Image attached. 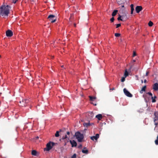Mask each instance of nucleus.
<instances>
[{
    "instance_id": "1",
    "label": "nucleus",
    "mask_w": 158,
    "mask_h": 158,
    "mask_svg": "<svg viewBox=\"0 0 158 158\" xmlns=\"http://www.w3.org/2000/svg\"><path fill=\"white\" fill-rule=\"evenodd\" d=\"M10 8L8 5H2L0 7V15L2 16H7L10 13Z\"/></svg>"
},
{
    "instance_id": "2",
    "label": "nucleus",
    "mask_w": 158,
    "mask_h": 158,
    "mask_svg": "<svg viewBox=\"0 0 158 158\" xmlns=\"http://www.w3.org/2000/svg\"><path fill=\"white\" fill-rule=\"evenodd\" d=\"M75 135L79 142H81L82 141L84 138L83 134L77 131L75 133Z\"/></svg>"
},
{
    "instance_id": "3",
    "label": "nucleus",
    "mask_w": 158,
    "mask_h": 158,
    "mask_svg": "<svg viewBox=\"0 0 158 158\" xmlns=\"http://www.w3.org/2000/svg\"><path fill=\"white\" fill-rule=\"evenodd\" d=\"M55 143L53 142H49L46 145L47 148H44V150H46L47 151H49L52 148V147L55 145Z\"/></svg>"
},
{
    "instance_id": "4",
    "label": "nucleus",
    "mask_w": 158,
    "mask_h": 158,
    "mask_svg": "<svg viewBox=\"0 0 158 158\" xmlns=\"http://www.w3.org/2000/svg\"><path fill=\"white\" fill-rule=\"evenodd\" d=\"M29 100L28 99H23L21 101L19 102L20 106H26L29 102Z\"/></svg>"
},
{
    "instance_id": "5",
    "label": "nucleus",
    "mask_w": 158,
    "mask_h": 158,
    "mask_svg": "<svg viewBox=\"0 0 158 158\" xmlns=\"http://www.w3.org/2000/svg\"><path fill=\"white\" fill-rule=\"evenodd\" d=\"M48 19L52 23L55 22L56 20V16L52 15H49L48 17Z\"/></svg>"
},
{
    "instance_id": "6",
    "label": "nucleus",
    "mask_w": 158,
    "mask_h": 158,
    "mask_svg": "<svg viewBox=\"0 0 158 158\" xmlns=\"http://www.w3.org/2000/svg\"><path fill=\"white\" fill-rule=\"evenodd\" d=\"M122 12L123 13V15H119V16L117 19L118 20L122 21L123 20L122 19H121V18H123L124 17H125L126 16V14L125 13V10H122Z\"/></svg>"
},
{
    "instance_id": "7",
    "label": "nucleus",
    "mask_w": 158,
    "mask_h": 158,
    "mask_svg": "<svg viewBox=\"0 0 158 158\" xmlns=\"http://www.w3.org/2000/svg\"><path fill=\"white\" fill-rule=\"evenodd\" d=\"M123 92L126 95L129 97H132V95L126 89H123Z\"/></svg>"
},
{
    "instance_id": "8",
    "label": "nucleus",
    "mask_w": 158,
    "mask_h": 158,
    "mask_svg": "<svg viewBox=\"0 0 158 158\" xmlns=\"http://www.w3.org/2000/svg\"><path fill=\"white\" fill-rule=\"evenodd\" d=\"M6 35L7 37H11L13 35V33L12 31L10 30H8L6 31Z\"/></svg>"
},
{
    "instance_id": "9",
    "label": "nucleus",
    "mask_w": 158,
    "mask_h": 158,
    "mask_svg": "<svg viewBox=\"0 0 158 158\" xmlns=\"http://www.w3.org/2000/svg\"><path fill=\"white\" fill-rule=\"evenodd\" d=\"M99 135L98 134H96L95 136H93L90 137V139L94 140V139L96 140H97L99 138Z\"/></svg>"
},
{
    "instance_id": "10",
    "label": "nucleus",
    "mask_w": 158,
    "mask_h": 158,
    "mask_svg": "<svg viewBox=\"0 0 158 158\" xmlns=\"http://www.w3.org/2000/svg\"><path fill=\"white\" fill-rule=\"evenodd\" d=\"M142 10V7L141 6H137L135 8V10L137 13H139Z\"/></svg>"
},
{
    "instance_id": "11",
    "label": "nucleus",
    "mask_w": 158,
    "mask_h": 158,
    "mask_svg": "<svg viewBox=\"0 0 158 158\" xmlns=\"http://www.w3.org/2000/svg\"><path fill=\"white\" fill-rule=\"evenodd\" d=\"M155 117L154 118V121L155 122L157 120H158V111L155 112L154 114Z\"/></svg>"
},
{
    "instance_id": "12",
    "label": "nucleus",
    "mask_w": 158,
    "mask_h": 158,
    "mask_svg": "<svg viewBox=\"0 0 158 158\" xmlns=\"http://www.w3.org/2000/svg\"><path fill=\"white\" fill-rule=\"evenodd\" d=\"M88 117L90 119L93 118L94 116V114L93 112H88Z\"/></svg>"
},
{
    "instance_id": "13",
    "label": "nucleus",
    "mask_w": 158,
    "mask_h": 158,
    "mask_svg": "<svg viewBox=\"0 0 158 158\" xmlns=\"http://www.w3.org/2000/svg\"><path fill=\"white\" fill-rule=\"evenodd\" d=\"M70 142L72 145V147H76L77 145L76 142L74 140H70Z\"/></svg>"
},
{
    "instance_id": "14",
    "label": "nucleus",
    "mask_w": 158,
    "mask_h": 158,
    "mask_svg": "<svg viewBox=\"0 0 158 158\" xmlns=\"http://www.w3.org/2000/svg\"><path fill=\"white\" fill-rule=\"evenodd\" d=\"M153 89L155 91L158 90V84L157 83H155L153 85Z\"/></svg>"
},
{
    "instance_id": "15",
    "label": "nucleus",
    "mask_w": 158,
    "mask_h": 158,
    "mask_svg": "<svg viewBox=\"0 0 158 158\" xmlns=\"http://www.w3.org/2000/svg\"><path fill=\"white\" fill-rule=\"evenodd\" d=\"M146 85L143 86L141 89V90L140 91V93L141 94H143L144 92H145L146 90Z\"/></svg>"
},
{
    "instance_id": "16",
    "label": "nucleus",
    "mask_w": 158,
    "mask_h": 158,
    "mask_svg": "<svg viewBox=\"0 0 158 158\" xmlns=\"http://www.w3.org/2000/svg\"><path fill=\"white\" fill-rule=\"evenodd\" d=\"M96 118H98L99 120H100L102 118V115L101 114H99L96 115L95 116Z\"/></svg>"
},
{
    "instance_id": "17",
    "label": "nucleus",
    "mask_w": 158,
    "mask_h": 158,
    "mask_svg": "<svg viewBox=\"0 0 158 158\" xmlns=\"http://www.w3.org/2000/svg\"><path fill=\"white\" fill-rule=\"evenodd\" d=\"M86 148H84V149L82 150V152L83 153H85V154H87L88 153V151L87 149H85Z\"/></svg>"
},
{
    "instance_id": "18",
    "label": "nucleus",
    "mask_w": 158,
    "mask_h": 158,
    "mask_svg": "<svg viewBox=\"0 0 158 158\" xmlns=\"http://www.w3.org/2000/svg\"><path fill=\"white\" fill-rule=\"evenodd\" d=\"M118 12V10H114L112 14V16L113 17L114 16L117 14Z\"/></svg>"
},
{
    "instance_id": "19",
    "label": "nucleus",
    "mask_w": 158,
    "mask_h": 158,
    "mask_svg": "<svg viewBox=\"0 0 158 158\" xmlns=\"http://www.w3.org/2000/svg\"><path fill=\"white\" fill-rule=\"evenodd\" d=\"M131 14H133V11L134 10V5L133 4H131Z\"/></svg>"
},
{
    "instance_id": "20",
    "label": "nucleus",
    "mask_w": 158,
    "mask_h": 158,
    "mask_svg": "<svg viewBox=\"0 0 158 158\" xmlns=\"http://www.w3.org/2000/svg\"><path fill=\"white\" fill-rule=\"evenodd\" d=\"M157 97L156 96H154V97H152V102H156V98Z\"/></svg>"
},
{
    "instance_id": "21",
    "label": "nucleus",
    "mask_w": 158,
    "mask_h": 158,
    "mask_svg": "<svg viewBox=\"0 0 158 158\" xmlns=\"http://www.w3.org/2000/svg\"><path fill=\"white\" fill-rule=\"evenodd\" d=\"M37 154V151L35 150H33L31 152V154L33 156H36Z\"/></svg>"
},
{
    "instance_id": "22",
    "label": "nucleus",
    "mask_w": 158,
    "mask_h": 158,
    "mask_svg": "<svg viewBox=\"0 0 158 158\" xmlns=\"http://www.w3.org/2000/svg\"><path fill=\"white\" fill-rule=\"evenodd\" d=\"M89 98L90 100L91 101H93L95 99H96V97H92V96H89Z\"/></svg>"
},
{
    "instance_id": "23",
    "label": "nucleus",
    "mask_w": 158,
    "mask_h": 158,
    "mask_svg": "<svg viewBox=\"0 0 158 158\" xmlns=\"http://www.w3.org/2000/svg\"><path fill=\"white\" fill-rule=\"evenodd\" d=\"M74 15V14L72 13L70 14V17L69 18V20L70 21L72 22V19H73V16Z\"/></svg>"
},
{
    "instance_id": "24",
    "label": "nucleus",
    "mask_w": 158,
    "mask_h": 158,
    "mask_svg": "<svg viewBox=\"0 0 158 158\" xmlns=\"http://www.w3.org/2000/svg\"><path fill=\"white\" fill-rule=\"evenodd\" d=\"M90 125L89 123H85L84 124V126L86 127H88Z\"/></svg>"
},
{
    "instance_id": "25",
    "label": "nucleus",
    "mask_w": 158,
    "mask_h": 158,
    "mask_svg": "<svg viewBox=\"0 0 158 158\" xmlns=\"http://www.w3.org/2000/svg\"><path fill=\"white\" fill-rule=\"evenodd\" d=\"M124 75L125 77H126L127 76H128V73L127 71V69L125 70Z\"/></svg>"
},
{
    "instance_id": "26",
    "label": "nucleus",
    "mask_w": 158,
    "mask_h": 158,
    "mask_svg": "<svg viewBox=\"0 0 158 158\" xmlns=\"http://www.w3.org/2000/svg\"><path fill=\"white\" fill-rule=\"evenodd\" d=\"M155 143L156 145H158V135L156 137V139L155 141Z\"/></svg>"
},
{
    "instance_id": "27",
    "label": "nucleus",
    "mask_w": 158,
    "mask_h": 158,
    "mask_svg": "<svg viewBox=\"0 0 158 158\" xmlns=\"http://www.w3.org/2000/svg\"><path fill=\"white\" fill-rule=\"evenodd\" d=\"M59 131H56V134H55V136L56 137H58L59 136Z\"/></svg>"
},
{
    "instance_id": "28",
    "label": "nucleus",
    "mask_w": 158,
    "mask_h": 158,
    "mask_svg": "<svg viewBox=\"0 0 158 158\" xmlns=\"http://www.w3.org/2000/svg\"><path fill=\"white\" fill-rule=\"evenodd\" d=\"M148 26L149 27H152L153 25V23L151 21H150L148 23Z\"/></svg>"
},
{
    "instance_id": "29",
    "label": "nucleus",
    "mask_w": 158,
    "mask_h": 158,
    "mask_svg": "<svg viewBox=\"0 0 158 158\" xmlns=\"http://www.w3.org/2000/svg\"><path fill=\"white\" fill-rule=\"evenodd\" d=\"M114 35L116 37H119L120 35V34L118 33H115Z\"/></svg>"
},
{
    "instance_id": "30",
    "label": "nucleus",
    "mask_w": 158,
    "mask_h": 158,
    "mask_svg": "<svg viewBox=\"0 0 158 158\" xmlns=\"http://www.w3.org/2000/svg\"><path fill=\"white\" fill-rule=\"evenodd\" d=\"M125 77H122V79H121V82H124V81H125Z\"/></svg>"
},
{
    "instance_id": "31",
    "label": "nucleus",
    "mask_w": 158,
    "mask_h": 158,
    "mask_svg": "<svg viewBox=\"0 0 158 158\" xmlns=\"http://www.w3.org/2000/svg\"><path fill=\"white\" fill-rule=\"evenodd\" d=\"M68 138L67 136L66 135H65L62 138V139H67Z\"/></svg>"
},
{
    "instance_id": "32",
    "label": "nucleus",
    "mask_w": 158,
    "mask_h": 158,
    "mask_svg": "<svg viewBox=\"0 0 158 158\" xmlns=\"http://www.w3.org/2000/svg\"><path fill=\"white\" fill-rule=\"evenodd\" d=\"M76 154H74L71 157V158H76Z\"/></svg>"
},
{
    "instance_id": "33",
    "label": "nucleus",
    "mask_w": 158,
    "mask_h": 158,
    "mask_svg": "<svg viewBox=\"0 0 158 158\" xmlns=\"http://www.w3.org/2000/svg\"><path fill=\"white\" fill-rule=\"evenodd\" d=\"M114 20V18L113 17H112V18H111L110 19V21H111V22H113Z\"/></svg>"
},
{
    "instance_id": "34",
    "label": "nucleus",
    "mask_w": 158,
    "mask_h": 158,
    "mask_svg": "<svg viewBox=\"0 0 158 158\" xmlns=\"http://www.w3.org/2000/svg\"><path fill=\"white\" fill-rule=\"evenodd\" d=\"M121 26V24H116V28H118Z\"/></svg>"
},
{
    "instance_id": "35",
    "label": "nucleus",
    "mask_w": 158,
    "mask_h": 158,
    "mask_svg": "<svg viewBox=\"0 0 158 158\" xmlns=\"http://www.w3.org/2000/svg\"><path fill=\"white\" fill-rule=\"evenodd\" d=\"M147 94H148V95H149L151 96L152 97V94L151 92H148V93H147Z\"/></svg>"
},
{
    "instance_id": "36",
    "label": "nucleus",
    "mask_w": 158,
    "mask_h": 158,
    "mask_svg": "<svg viewBox=\"0 0 158 158\" xmlns=\"http://www.w3.org/2000/svg\"><path fill=\"white\" fill-rule=\"evenodd\" d=\"M136 55V52H134L133 53V57H134Z\"/></svg>"
},
{
    "instance_id": "37",
    "label": "nucleus",
    "mask_w": 158,
    "mask_h": 158,
    "mask_svg": "<svg viewBox=\"0 0 158 158\" xmlns=\"http://www.w3.org/2000/svg\"><path fill=\"white\" fill-rule=\"evenodd\" d=\"M82 145L81 144H80L78 146V148H82Z\"/></svg>"
},
{
    "instance_id": "38",
    "label": "nucleus",
    "mask_w": 158,
    "mask_h": 158,
    "mask_svg": "<svg viewBox=\"0 0 158 158\" xmlns=\"http://www.w3.org/2000/svg\"><path fill=\"white\" fill-rule=\"evenodd\" d=\"M149 73L148 71H147L146 72L145 76H148V74H149Z\"/></svg>"
},
{
    "instance_id": "39",
    "label": "nucleus",
    "mask_w": 158,
    "mask_h": 158,
    "mask_svg": "<svg viewBox=\"0 0 158 158\" xmlns=\"http://www.w3.org/2000/svg\"><path fill=\"white\" fill-rule=\"evenodd\" d=\"M110 90H115V88H112V89H110Z\"/></svg>"
},
{
    "instance_id": "40",
    "label": "nucleus",
    "mask_w": 158,
    "mask_h": 158,
    "mask_svg": "<svg viewBox=\"0 0 158 158\" xmlns=\"http://www.w3.org/2000/svg\"><path fill=\"white\" fill-rule=\"evenodd\" d=\"M68 142V141L67 140V141L66 142H65V143H64V145H66V143L67 142Z\"/></svg>"
},
{
    "instance_id": "41",
    "label": "nucleus",
    "mask_w": 158,
    "mask_h": 158,
    "mask_svg": "<svg viewBox=\"0 0 158 158\" xmlns=\"http://www.w3.org/2000/svg\"><path fill=\"white\" fill-rule=\"evenodd\" d=\"M67 134L68 135H69L70 134V132L69 131L67 132Z\"/></svg>"
},
{
    "instance_id": "42",
    "label": "nucleus",
    "mask_w": 158,
    "mask_h": 158,
    "mask_svg": "<svg viewBox=\"0 0 158 158\" xmlns=\"http://www.w3.org/2000/svg\"><path fill=\"white\" fill-rule=\"evenodd\" d=\"M144 82L145 83H146L147 82V80L146 79H145L144 81Z\"/></svg>"
},
{
    "instance_id": "43",
    "label": "nucleus",
    "mask_w": 158,
    "mask_h": 158,
    "mask_svg": "<svg viewBox=\"0 0 158 158\" xmlns=\"http://www.w3.org/2000/svg\"><path fill=\"white\" fill-rule=\"evenodd\" d=\"M17 0L16 1H13V3H15L16 2H17Z\"/></svg>"
},
{
    "instance_id": "44",
    "label": "nucleus",
    "mask_w": 158,
    "mask_h": 158,
    "mask_svg": "<svg viewBox=\"0 0 158 158\" xmlns=\"http://www.w3.org/2000/svg\"><path fill=\"white\" fill-rule=\"evenodd\" d=\"M92 104H93V105H94V106H96L97 104H94V103H91Z\"/></svg>"
},
{
    "instance_id": "45",
    "label": "nucleus",
    "mask_w": 158,
    "mask_h": 158,
    "mask_svg": "<svg viewBox=\"0 0 158 158\" xmlns=\"http://www.w3.org/2000/svg\"><path fill=\"white\" fill-rule=\"evenodd\" d=\"M39 137L38 136H37L36 137V139H38L39 138Z\"/></svg>"
},
{
    "instance_id": "46",
    "label": "nucleus",
    "mask_w": 158,
    "mask_h": 158,
    "mask_svg": "<svg viewBox=\"0 0 158 158\" xmlns=\"http://www.w3.org/2000/svg\"><path fill=\"white\" fill-rule=\"evenodd\" d=\"M121 7H122V8L124 7V5H122V6H121Z\"/></svg>"
},
{
    "instance_id": "47",
    "label": "nucleus",
    "mask_w": 158,
    "mask_h": 158,
    "mask_svg": "<svg viewBox=\"0 0 158 158\" xmlns=\"http://www.w3.org/2000/svg\"><path fill=\"white\" fill-rule=\"evenodd\" d=\"M61 67H62V68H63L64 67V65H61Z\"/></svg>"
},
{
    "instance_id": "48",
    "label": "nucleus",
    "mask_w": 158,
    "mask_h": 158,
    "mask_svg": "<svg viewBox=\"0 0 158 158\" xmlns=\"http://www.w3.org/2000/svg\"><path fill=\"white\" fill-rule=\"evenodd\" d=\"M74 26L75 27H76V24L75 23L74 24Z\"/></svg>"
},
{
    "instance_id": "49",
    "label": "nucleus",
    "mask_w": 158,
    "mask_h": 158,
    "mask_svg": "<svg viewBox=\"0 0 158 158\" xmlns=\"http://www.w3.org/2000/svg\"><path fill=\"white\" fill-rule=\"evenodd\" d=\"M133 61L134 62H135V60H133Z\"/></svg>"
},
{
    "instance_id": "50",
    "label": "nucleus",
    "mask_w": 158,
    "mask_h": 158,
    "mask_svg": "<svg viewBox=\"0 0 158 158\" xmlns=\"http://www.w3.org/2000/svg\"><path fill=\"white\" fill-rule=\"evenodd\" d=\"M141 82H142V83H143V80H142L141 81Z\"/></svg>"
},
{
    "instance_id": "51",
    "label": "nucleus",
    "mask_w": 158,
    "mask_h": 158,
    "mask_svg": "<svg viewBox=\"0 0 158 158\" xmlns=\"http://www.w3.org/2000/svg\"><path fill=\"white\" fill-rule=\"evenodd\" d=\"M155 124H156V125L157 124V123H155Z\"/></svg>"
},
{
    "instance_id": "52",
    "label": "nucleus",
    "mask_w": 158,
    "mask_h": 158,
    "mask_svg": "<svg viewBox=\"0 0 158 158\" xmlns=\"http://www.w3.org/2000/svg\"><path fill=\"white\" fill-rule=\"evenodd\" d=\"M60 131H61V130H60Z\"/></svg>"
},
{
    "instance_id": "53",
    "label": "nucleus",
    "mask_w": 158,
    "mask_h": 158,
    "mask_svg": "<svg viewBox=\"0 0 158 158\" xmlns=\"http://www.w3.org/2000/svg\"><path fill=\"white\" fill-rule=\"evenodd\" d=\"M61 148H63V147H61Z\"/></svg>"
},
{
    "instance_id": "54",
    "label": "nucleus",
    "mask_w": 158,
    "mask_h": 158,
    "mask_svg": "<svg viewBox=\"0 0 158 158\" xmlns=\"http://www.w3.org/2000/svg\"><path fill=\"white\" fill-rule=\"evenodd\" d=\"M1 57V56L0 55V58Z\"/></svg>"
}]
</instances>
